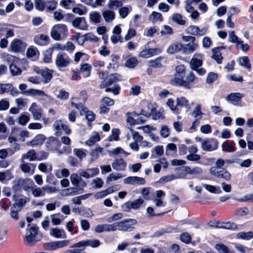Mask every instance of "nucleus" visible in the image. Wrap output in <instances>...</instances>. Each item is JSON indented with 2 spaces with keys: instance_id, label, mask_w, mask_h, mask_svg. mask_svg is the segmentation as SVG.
Here are the masks:
<instances>
[{
  "instance_id": "obj_34",
  "label": "nucleus",
  "mask_w": 253,
  "mask_h": 253,
  "mask_svg": "<svg viewBox=\"0 0 253 253\" xmlns=\"http://www.w3.org/2000/svg\"><path fill=\"white\" fill-rule=\"evenodd\" d=\"M183 48V45L179 43H174L170 45L167 49V52L173 54L180 51Z\"/></svg>"
},
{
  "instance_id": "obj_64",
  "label": "nucleus",
  "mask_w": 253,
  "mask_h": 253,
  "mask_svg": "<svg viewBox=\"0 0 253 253\" xmlns=\"http://www.w3.org/2000/svg\"><path fill=\"white\" fill-rule=\"evenodd\" d=\"M45 2L42 0H35V8L39 11H43L45 6Z\"/></svg>"
},
{
  "instance_id": "obj_57",
  "label": "nucleus",
  "mask_w": 253,
  "mask_h": 253,
  "mask_svg": "<svg viewBox=\"0 0 253 253\" xmlns=\"http://www.w3.org/2000/svg\"><path fill=\"white\" fill-rule=\"evenodd\" d=\"M167 104L173 113L175 114L179 113V110L177 106H174V102L172 99H169Z\"/></svg>"
},
{
  "instance_id": "obj_14",
  "label": "nucleus",
  "mask_w": 253,
  "mask_h": 253,
  "mask_svg": "<svg viewBox=\"0 0 253 253\" xmlns=\"http://www.w3.org/2000/svg\"><path fill=\"white\" fill-rule=\"evenodd\" d=\"M19 168L24 173H26L29 175H31L34 173L35 166L34 165L26 163L24 162V161L21 160Z\"/></svg>"
},
{
  "instance_id": "obj_17",
  "label": "nucleus",
  "mask_w": 253,
  "mask_h": 253,
  "mask_svg": "<svg viewBox=\"0 0 253 253\" xmlns=\"http://www.w3.org/2000/svg\"><path fill=\"white\" fill-rule=\"evenodd\" d=\"M145 182L143 178L137 176H128L124 180V183L130 185H143Z\"/></svg>"
},
{
  "instance_id": "obj_10",
  "label": "nucleus",
  "mask_w": 253,
  "mask_h": 253,
  "mask_svg": "<svg viewBox=\"0 0 253 253\" xmlns=\"http://www.w3.org/2000/svg\"><path fill=\"white\" fill-rule=\"evenodd\" d=\"M60 141L55 137H50L45 142L47 150L51 151H58V148L61 146Z\"/></svg>"
},
{
  "instance_id": "obj_46",
  "label": "nucleus",
  "mask_w": 253,
  "mask_h": 253,
  "mask_svg": "<svg viewBox=\"0 0 253 253\" xmlns=\"http://www.w3.org/2000/svg\"><path fill=\"white\" fill-rule=\"evenodd\" d=\"M215 248L219 253H234L233 251L230 250L226 246L222 244H216Z\"/></svg>"
},
{
  "instance_id": "obj_55",
  "label": "nucleus",
  "mask_w": 253,
  "mask_h": 253,
  "mask_svg": "<svg viewBox=\"0 0 253 253\" xmlns=\"http://www.w3.org/2000/svg\"><path fill=\"white\" fill-rule=\"evenodd\" d=\"M14 153V151L11 148L1 149L0 150V158L2 159H5L8 156L9 153L10 155H11Z\"/></svg>"
},
{
  "instance_id": "obj_40",
  "label": "nucleus",
  "mask_w": 253,
  "mask_h": 253,
  "mask_svg": "<svg viewBox=\"0 0 253 253\" xmlns=\"http://www.w3.org/2000/svg\"><path fill=\"white\" fill-rule=\"evenodd\" d=\"M103 148L100 146L95 147L94 149L92 150L90 152V155L94 159H97L99 157L102 155Z\"/></svg>"
},
{
  "instance_id": "obj_45",
  "label": "nucleus",
  "mask_w": 253,
  "mask_h": 253,
  "mask_svg": "<svg viewBox=\"0 0 253 253\" xmlns=\"http://www.w3.org/2000/svg\"><path fill=\"white\" fill-rule=\"evenodd\" d=\"M22 93L24 94L25 93H29L32 95H37L39 96H46L43 91L35 89H30L27 91L23 92Z\"/></svg>"
},
{
  "instance_id": "obj_51",
  "label": "nucleus",
  "mask_w": 253,
  "mask_h": 253,
  "mask_svg": "<svg viewBox=\"0 0 253 253\" xmlns=\"http://www.w3.org/2000/svg\"><path fill=\"white\" fill-rule=\"evenodd\" d=\"M144 113V111H141L140 113L136 119V124H143L145 122L146 118H148V115L147 113L145 114Z\"/></svg>"
},
{
  "instance_id": "obj_30",
  "label": "nucleus",
  "mask_w": 253,
  "mask_h": 253,
  "mask_svg": "<svg viewBox=\"0 0 253 253\" xmlns=\"http://www.w3.org/2000/svg\"><path fill=\"white\" fill-rule=\"evenodd\" d=\"M103 17L106 22L110 23L115 18V13L111 10H105L102 12Z\"/></svg>"
},
{
  "instance_id": "obj_20",
  "label": "nucleus",
  "mask_w": 253,
  "mask_h": 253,
  "mask_svg": "<svg viewBox=\"0 0 253 253\" xmlns=\"http://www.w3.org/2000/svg\"><path fill=\"white\" fill-rule=\"evenodd\" d=\"M202 54L198 53H195L194 55V57L199 58H202ZM202 60L198 59L197 58L193 57L190 62V67L193 70H196L202 65Z\"/></svg>"
},
{
  "instance_id": "obj_26",
  "label": "nucleus",
  "mask_w": 253,
  "mask_h": 253,
  "mask_svg": "<svg viewBox=\"0 0 253 253\" xmlns=\"http://www.w3.org/2000/svg\"><path fill=\"white\" fill-rule=\"evenodd\" d=\"M37 156L35 151L33 149H30L27 153L23 154L22 155L21 160L24 161L27 160L30 162L37 161Z\"/></svg>"
},
{
  "instance_id": "obj_62",
  "label": "nucleus",
  "mask_w": 253,
  "mask_h": 253,
  "mask_svg": "<svg viewBox=\"0 0 253 253\" xmlns=\"http://www.w3.org/2000/svg\"><path fill=\"white\" fill-rule=\"evenodd\" d=\"M39 55V51L37 48L31 47L27 51V55L30 57H37Z\"/></svg>"
},
{
  "instance_id": "obj_18",
  "label": "nucleus",
  "mask_w": 253,
  "mask_h": 253,
  "mask_svg": "<svg viewBox=\"0 0 253 253\" xmlns=\"http://www.w3.org/2000/svg\"><path fill=\"white\" fill-rule=\"evenodd\" d=\"M186 33L193 35L203 36L206 34L207 28H204L200 30L198 27L196 26H190L186 30Z\"/></svg>"
},
{
  "instance_id": "obj_48",
  "label": "nucleus",
  "mask_w": 253,
  "mask_h": 253,
  "mask_svg": "<svg viewBox=\"0 0 253 253\" xmlns=\"http://www.w3.org/2000/svg\"><path fill=\"white\" fill-rule=\"evenodd\" d=\"M123 5V3L119 0H109L108 7L110 9H117Z\"/></svg>"
},
{
  "instance_id": "obj_11",
  "label": "nucleus",
  "mask_w": 253,
  "mask_h": 253,
  "mask_svg": "<svg viewBox=\"0 0 253 253\" xmlns=\"http://www.w3.org/2000/svg\"><path fill=\"white\" fill-rule=\"evenodd\" d=\"M201 147L203 150L211 151L217 148L218 142L214 139H206L203 141Z\"/></svg>"
},
{
  "instance_id": "obj_28",
  "label": "nucleus",
  "mask_w": 253,
  "mask_h": 253,
  "mask_svg": "<svg viewBox=\"0 0 253 253\" xmlns=\"http://www.w3.org/2000/svg\"><path fill=\"white\" fill-rule=\"evenodd\" d=\"M176 106L180 107H185L186 111H189L191 109V105L188 100L184 97L177 98Z\"/></svg>"
},
{
  "instance_id": "obj_15",
  "label": "nucleus",
  "mask_w": 253,
  "mask_h": 253,
  "mask_svg": "<svg viewBox=\"0 0 253 253\" xmlns=\"http://www.w3.org/2000/svg\"><path fill=\"white\" fill-rule=\"evenodd\" d=\"M161 49L159 48H149L142 50L138 56L142 58H149L152 56L160 53Z\"/></svg>"
},
{
  "instance_id": "obj_5",
  "label": "nucleus",
  "mask_w": 253,
  "mask_h": 253,
  "mask_svg": "<svg viewBox=\"0 0 253 253\" xmlns=\"http://www.w3.org/2000/svg\"><path fill=\"white\" fill-rule=\"evenodd\" d=\"M116 223L117 230L125 232H130L133 229L132 225L135 224L137 221L134 219H128Z\"/></svg>"
},
{
  "instance_id": "obj_4",
  "label": "nucleus",
  "mask_w": 253,
  "mask_h": 253,
  "mask_svg": "<svg viewBox=\"0 0 253 253\" xmlns=\"http://www.w3.org/2000/svg\"><path fill=\"white\" fill-rule=\"evenodd\" d=\"M25 240L30 246H33L41 240V237L38 235L37 227L31 226L29 229L26 230Z\"/></svg>"
},
{
  "instance_id": "obj_47",
  "label": "nucleus",
  "mask_w": 253,
  "mask_h": 253,
  "mask_svg": "<svg viewBox=\"0 0 253 253\" xmlns=\"http://www.w3.org/2000/svg\"><path fill=\"white\" fill-rule=\"evenodd\" d=\"M63 125V124L61 120H57L54 123L53 127L55 130H57L55 133V135L57 136L61 135V132L60 130L62 129Z\"/></svg>"
},
{
  "instance_id": "obj_59",
  "label": "nucleus",
  "mask_w": 253,
  "mask_h": 253,
  "mask_svg": "<svg viewBox=\"0 0 253 253\" xmlns=\"http://www.w3.org/2000/svg\"><path fill=\"white\" fill-rule=\"evenodd\" d=\"M19 207H15V206H12L10 211V216L15 220H17L19 219L18 212L20 211Z\"/></svg>"
},
{
  "instance_id": "obj_3",
  "label": "nucleus",
  "mask_w": 253,
  "mask_h": 253,
  "mask_svg": "<svg viewBox=\"0 0 253 253\" xmlns=\"http://www.w3.org/2000/svg\"><path fill=\"white\" fill-rule=\"evenodd\" d=\"M68 35V29L65 24H59L54 25L50 31L51 37L56 41L65 38Z\"/></svg>"
},
{
  "instance_id": "obj_2",
  "label": "nucleus",
  "mask_w": 253,
  "mask_h": 253,
  "mask_svg": "<svg viewBox=\"0 0 253 253\" xmlns=\"http://www.w3.org/2000/svg\"><path fill=\"white\" fill-rule=\"evenodd\" d=\"M196 79L194 74L193 72H190L186 76L185 80H183V77L179 78L176 75L175 77H173L170 80L171 84L179 85L184 87L186 89H190L191 88L190 84L193 83Z\"/></svg>"
},
{
  "instance_id": "obj_23",
  "label": "nucleus",
  "mask_w": 253,
  "mask_h": 253,
  "mask_svg": "<svg viewBox=\"0 0 253 253\" xmlns=\"http://www.w3.org/2000/svg\"><path fill=\"white\" fill-rule=\"evenodd\" d=\"M243 96V94L239 92L231 93L227 96L226 99L233 105H237Z\"/></svg>"
},
{
  "instance_id": "obj_16",
  "label": "nucleus",
  "mask_w": 253,
  "mask_h": 253,
  "mask_svg": "<svg viewBox=\"0 0 253 253\" xmlns=\"http://www.w3.org/2000/svg\"><path fill=\"white\" fill-rule=\"evenodd\" d=\"M25 47V43L19 39H15L10 43V48L14 52H19Z\"/></svg>"
},
{
  "instance_id": "obj_12",
  "label": "nucleus",
  "mask_w": 253,
  "mask_h": 253,
  "mask_svg": "<svg viewBox=\"0 0 253 253\" xmlns=\"http://www.w3.org/2000/svg\"><path fill=\"white\" fill-rule=\"evenodd\" d=\"M72 24L75 28L81 30H86L87 29L88 25L86 24L84 17H76L72 21Z\"/></svg>"
},
{
  "instance_id": "obj_61",
  "label": "nucleus",
  "mask_w": 253,
  "mask_h": 253,
  "mask_svg": "<svg viewBox=\"0 0 253 253\" xmlns=\"http://www.w3.org/2000/svg\"><path fill=\"white\" fill-rule=\"evenodd\" d=\"M75 4L74 0H62L60 2V5L66 9H70Z\"/></svg>"
},
{
  "instance_id": "obj_42",
  "label": "nucleus",
  "mask_w": 253,
  "mask_h": 253,
  "mask_svg": "<svg viewBox=\"0 0 253 253\" xmlns=\"http://www.w3.org/2000/svg\"><path fill=\"white\" fill-rule=\"evenodd\" d=\"M239 63L241 66L250 70L251 65L250 60L247 56H243L239 58Z\"/></svg>"
},
{
  "instance_id": "obj_58",
  "label": "nucleus",
  "mask_w": 253,
  "mask_h": 253,
  "mask_svg": "<svg viewBox=\"0 0 253 253\" xmlns=\"http://www.w3.org/2000/svg\"><path fill=\"white\" fill-rule=\"evenodd\" d=\"M201 105L197 104L193 111L194 117L200 119L202 118L203 113L201 111Z\"/></svg>"
},
{
  "instance_id": "obj_35",
  "label": "nucleus",
  "mask_w": 253,
  "mask_h": 253,
  "mask_svg": "<svg viewBox=\"0 0 253 253\" xmlns=\"http://www.w3.org/2000/svg\"><path fill=\"white\" fill-rule=\"evenodd\" d=\"M89 20L94 24H98L100 22L101 17L100 13L96 11H92L89 14Z\"/></svg>"
},
{
  "instance_id": "obj_6",
  "label": "nucleus",
  "mask_w": 253,
  "mask_h": 253,
  "mask_svg": "<svg viewBox=\"0 0 253 253\" xmlns=\"http://www.w3.org/2000/svg\"><path fill=\"white\" fill-rule=\"evenodd\" d=\"M210 172L215 177L221 178L226 181L230 180L231 177V174L229 172L224 169L211 167L210 169Z\"/></svg>"
},
{
  "instance_id": "obj_7",
  "label": "nucleus",
  "mask_w": 253,
  "mask_h": 253,
  "mask_svg": "<svg viewBox=\"0 0 253 253\" xmlns=\"http://www.w3.org/2000/svg\"><path fill=\"white\" fill-rule=\"evenodd\" d=\"M100 245V242L98 239H88L82 240L77 243H75L71 246V248H84L86 247H91L95 248Z\"/></svg>"
},
{
  "instance_id": "obj_22",
  "label": "nucleus",
  "mask_w": 253,
  "mask_h": 253,
  "mask_svg": "<svg viewBox=\"0 0 253 253\" xmlns=\"http://www.w3.org/2000/svg\"><path fill=\"white\" fill-rule=\"evenodd\" d=\"M49 40V37L44 34L38 35L34 39V42L40 45H44L48 44Z\"/></svg>"
},
{
  "instance_id": "obj_31",
  "label": "nucleus",
  "mask_w": 253,
  "mask_h": 253,
  "mask_svg": "<svg viewBox=\"0 0 253 253\" xmlns=\"http://www.w3.org/2000/svg\"><path fill=\"white\" fill-rule=\"evenodd\" d=\"M50 235L57 238H66V234L62 229L52 228L50 230Z\"/></svg>"
},
{
  "instance_id": "obj_27",
  "label": "nucleus",
  "mask_w": 253,
  "mask_h": 253,
  "mask_svg": "<svg viewBox=\"0 0 253 253\" xmlns=\"http://www.w3.org/2000/svg\"><path fill=\"white\" fill-rule=\"evenodd\" d=\"M45 137L42 134L36 135L32 140L27 142V144L32 146H36L42 145L44 142Z\"/></svg>"
},
{
  "instance_id": "obj_1",
  "label": "nucleus",
  "mask_w": 253,
  "mask_h": 253,
  "mask_svg": "<svg viewBox=\"0 0 253 253\" xmlns=\"http://www.w3.org/2000/svg\"><path fill=\"white\" fill-rule=\"evenodd\" d=\"M81 95L83 96V103L78 102V98L72 97L71 99V104L72 107L76 108L80 111V114L83 115L85 114V118L89 122H92L95 119V114L91 111H88L87 108L84 107V103L86 99V92L84 91L81 92Z\"/></svg>"
},
{
  "instance_id": "obj_13",
  "label": "nucleus",
  "mask_w": 253,
  "mask_h": 253,
  "mask_svg": "<svg viewBox=\"0 0 253 253\" xmlns=\"http://www.w3.org/2000/svg\"><path fill=\"white\" fill-rule=\"evenodd\" d=\"M18 185L24 190L27 192H30L32 190L34 183L32 179L30 178H26L24 179H19L18 181Z\"/></svg>"
},
{
  "instance_id": "obj_49",
  "label": "nucleus",
  "mask_w": 253,
  "mask_h": 253,
  "mask_svg": "<svg viewBox=\"0 0 253 253\" xmlns=\"http://www.w3.org/2000/svg\"><path fill=\"white\" fill-rule=\"evenodd\" d=\"M12 90V84H0V94L8 93Z\"/></svg>"
},
{
  "instance_id": "obj_52",
  "label": "nucleus",
  "mask_w": 253,
  "mask_h": 253,
  "mask_svg": "<svg viewBox=\"0 0 253 253\" xmlns=\"http://www.w3.org/2000/svg\"><path fill=\"white\" fill-rule=\"evenodd\" d=\"M162 58L159 57L155 60H151L149 61V65L153 68H159L162 66L161 61Z\"/></svg>"
},
{
  "instance_id": "obj_36",
  "label": "nucleus",
  "mask_w": 253,
  "mask_h": 253,
  "mask_svg": "<svg viewBox=\"0 0 253 253\" xmlns=\"http://www.w3.org/2000/svg\"><path fill=\"white\" fill-rule=\"evenodd\" d=\"M149 19L153 23H155L157 22L162 21L163 20V16L161 13L156 11H153L149 15Z\"/></svg>"
},
{
  "instance_id": "obj_39",
  "label": "nucleus",
  "mask_w": 253,
  "mask_h": 253,
  "mask_svg": "<svg viewBox=\"0 0 253 253\" xmlns=\"http://www.w3.org/2000/svg\"><path fill=\"white\" fill-rule=\"evenodd\" d=\"M132 7L130 5L121 7L119 10V13L122 18H125L131 11Z\"/></svg>"
},
{
  "instance_id": "obj_50",
  "label": "nucleus",
  "mask_w": 253,
  "mask_h": 253,
  "mask_svg": "<svg viewBox=\"0 0 253 253\" xmlns=\"http://www.w3.org/2000/svg\"><path fill=\"white\" fill-rule=\"evenodd\" d=\"M30 120V116L28 113H24L21 114L18 118V123L22 125L25 126Z\"/></svg>"
},
{
  "instance_id": "obj_41",
  "label": "nucleus",
  "mask_w": 253,
  "mask_h": 253,
  "mask_svg": "<svg viewBox=\"0 0 253 253\" xmlns=\"http://www.w3.org/2000/svg\"><path fill=\"white\" fill-rule=\"evenodd\" d=\"M82 42L81 44L83 43L84 41H89L92 42H97L98 41V38L91 33H87L82 36Z\"/></svg>"
},
{
  "instance_id": "obj_8",
  "label": "nucleus",
  "mask_w": 253,
  "mask_h": 253,
  "mask_svg": "<svg viewBox=\"0 0 253 253\" xmlns=\"http://www.w3.org/2000/svg\"><path fill=\"white\" fill-rule=\"evenodd\" d=\"M143 203L144 200L140 198L133 201L126 202L121 206V208L123 211L128 212L131 209H138Z\"/></svg>"
},
{
  "instance_id": "obj_24",
  "label": "nucleus",
  "mask_w": 253,
  "mask_h": 253,
  "mask_svg": "<svg viewBox=\"0 0 253 253\" xmlns=\"http://www.w3.org/2000/svg\"><path fill=\"white\" fill-rule=\"evenodd\" d=\"M215 228H223L226 229L236 230L237 229V225L233 223L230 222H217L216 224L214 226Z\"/></svg>"
},
{
  "instance_id": "obj_53",
  "label": "nucleus",
  "mask_w": 253,
  "mask_h": 253,
  "mask_svg": "<svg viewBox=\"0 0 253 253\" xmlns=\"http://www.w3.org/2000/svg\"><path fill=\"white\" fill-rule=\"evenodd\" d=\"M137 64V60L136 57H131L127 59L125 63L126 67L129 68H133Z\"/></svg>"
},
{
  "instance_id": "obj_38",
  "label": "nucleus",
  "mask_w": 253,
  "mask_h": 253,
  "mask_svg": "<svg viewBox=\"0 0 253 253\" xmlns=\"http://www.w3.org/2000/svg\"><path fill=\"white\" fill-rule=\"evenodd\" d=\"M177 147L174 143H169L166 147V155L172 156L176 152Z\"/></svg>"
},
{
  "instance_id": "obj_54",
  "label": "nucleus",
  "mask_w": 253,
  "mask_h": 253,
  "mask_svg": "<svg viewBox=\"0 0 253 253\" xmlns=\"http://www.w3.org/2000/svg\"><path fill=\"white\" fill-rule=\"evenodd\" d=\"M172 20L177 24L183 25L185 24V21L182 19V16L179 14H174L171 17Z\"/></svg>"
},
{
  "instance_id": "obj_44",
  "label": "nucleus",
  "mask_w": 253,
  "mask_h": 253,
  "mask_svg": "<svg viewBox=\"0 0 253 253\" xmlns=\"http://www.w3.org/2000/svg\"><path fill=\"white\" fill-rule=\"evenodd\" d=\"M203 187L209 192L212 193L220 194L221 191L219 187H215L211 185L204 184Z\"/></svg>"
},
{
  "instance_id": "obj_21",
  "label": "nucleus",
  "mask_w": 253,
  "mask_h": 253,
  "mask_svg": "<svg viewBox=\"0 0 253 253\" xmlns=\"http://www.w3.org/2000/svg\"><path fill=\"white\" fill-rule=\"evenodd\" d=\"M29 111L32 114L33 118L35 120H39L42 117V110L38 108L36 103H33L29 109Z\"/></svg>"
},
{
  "instance_id": "obj_9",
  "label": "nucleus",
  "mask_w": 253,
  "mask_h": 253,
  "mask_svg": "<svg viewBox=\"0 0 253 253\" xmlns=\"http://www.w3.org/2000/svg\"><path fill=\"white\" fill-rule=\"evenodd\" d=\"M55 64L59 68H64L69 65L70 63V59L69 56L64 53H59L56 57Z\"/></svg>"
},
{
  "instance_id": "obj_19",
  "label": "nucleus",
  "mask_w": 253,
  "mask_h": 253,
  "mask_svg": "<svg viewBox=\"0 0 253 253\" xmlns=\"http://www.w3.org/2000/svg\"><path fill=\"white\" fill-rule=\"evenodd\" d=\"M113 169L117 171L124 170L126 167V163L122 158L115 159L112 164Z\"/></svg>"
},
{
  "instance_id": "obj_29",
  "label": "nucleus",
  "mask_w": 253,
  "mask_h": 253,
  "mask_svg": "<svg viewBox=\"0 0 253 253\" xmlns=\"http://www.w3.org/2000/svg\"><path fill=\"white\" fill-rule=\"evenodd\" d=\"M198 47V43L193 42L192 43H189L186 44L184 46H183L182 49L183 52L185 54H188L196 50Z\"/></svg>"
},
{
  "instance_id": "obj_33",
  "label": "nucleus",
  "mask_w": 253,
  "mask_h": 253,
  "mask_svg": "<svg viewBox=\"0 0 253 253\" xmlns=\"http://www.w3.org/2000/svg\"><path fill=\"white\" fill-rule=\"evenodd\" d=\"M91 66L87 64L84 63L81 65L80 72L84 78L88 77L90 76Z\"/></svg>"
},
{
  "instance_id": "obj_25",
  "label": "nucleus",
  "mask_w": 253,
  "mask_h": 253,
  "mask_svg": "<svg viewBox=\"0 0 253 253\" xmlns=\"http://www.w3.org/2000/svg\"><path fill=\"white\" fill-rule=\"evenodd\" d=\"M188 166L178 167L175 169L176 175H175V179H184L188 173V169H186Z\"/></svg>"
},
{
  "instance_id": "obj_32",
  "label": "nucleus",
  "mask_w": 253,
  "mask_h": 253,
  "mask_svg": "<svg viewBox=\"0 0 253 253\" xmlns=\"http://www.w3.org/2000/svg\"><path fill=\"white\" fill-rule=\"evenodd\" d=\"M100 139V138L98 133L96 132H93L90 138L85 141V144L86 145L91 146L93 145L95 142L99 141Z\"/></svg>"
},
{
  "instance_id": "obj_43",
  "label": "nucleus",
  "mask_w": 253,
  "mask_h": 253,
  "mask_svg": "<svg viewBox=\"0 0 253 253\" xmlns=\"http://www.w3.org/2000/svg\"><path fill=\"white\" fill-rule=\"evenodd\" d=\"M235 143L233 141H231L230 143L226 141L222 145V147L223 150L228 152H232L235 150L234 147Z\"/></svg>"
},
{
  "instance_id": "obj_56",
  "label": "nucleus",
  "mask_w": 253,
  "mask_h": 253,
  "mask_svg": "<svg viewBox=\"0 0 253 253\" xmlns=\"http://www.w3.org/2000/svg\"><path fill=\"white\" fill-rule=\"evenodd\" d=\"M51 222L53 225H56L60 224L63 219L61 218L62 217V215H60L59 214H52L51 216Z\"/></svg>"
},
{
  "instance_id": "obj_63",
  "label": "nucleus",
  "mask_w": 253,
  "mask_h": 253,
  "mask_svg": "<svg viewBox=\"0 0 253 253\" xmlns=\"http://www.w3.org/2000/svg\"><path fill=\"white\" fill-rule=\"evenodd\" d=\"M11 74L13 76H17L21 74V70L14 64H11L9 66Z\"/></svg>"
},
{
  "instance_id": "obj_37",
  "label": "nucleus",
  "mask_w": 253,
  "mask_h": 253,
  "mask_svg": "<svg viewBox=\"0 0 253 253\" xmlns=\"http://www.w3.org/2000/svg\"><path fill=\"white\" fill-rule=\"evenodd\" d=\"M221 47H217L213 48L212 51L213 52V54L212 55V58L216 60V62L218 64H220L222 62V57L221 56V53L219 51V49Z\"/></svg>"
},
{
  "instance_id": "obj_60",
  "label": "nucleus",
  "mask_w": 253,
  "mask_h": 253,
  "mask_svg": "<svg viewBox=\"0 0 253 253\" xmlns=\"http://www.w3.org/2000/svg\"><path fill=\"white\" fill-rule=\"evenodd\" d=\"M249 213V210L247 207L239 208L235 211L234 214L237 216H244Z\"/></svg>"
}]
</instances>
